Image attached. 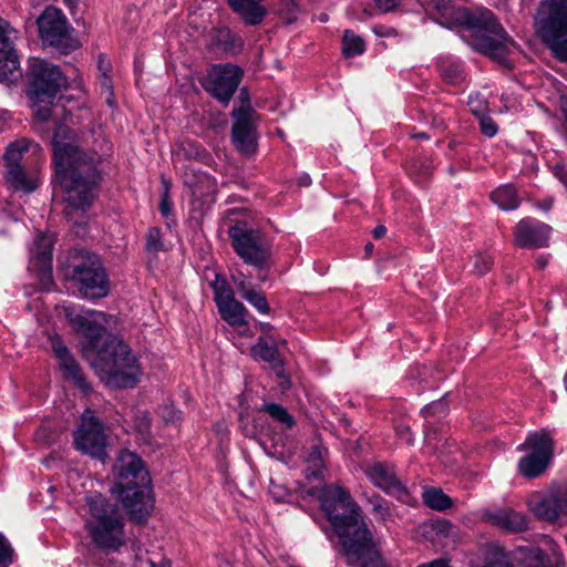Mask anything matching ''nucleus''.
Instances as JSON below:
<instances>
[{
	"label": "nucleus",
	"instance_id": "5fc2aeb1",
	"mask_svg": "<svg viewBox=\"0 0 567 567\" xmlns=\"http://www.w3.org/2000/svg\"><path fill=\"white\" fill-rule=\"evenodd\" d=\"M440 408L443 409V403L442 402H440V401L439 402H433L431 404L425 405L422 409V413H423L424 416H429V415H432Z\"/></svg>",
	"mask_w": 567,
	"mask_h": 567
},
{
	"label": "nucleus",
	"instance_id": "4c0bfd02",
	"mask_svg": "<svg viewBox=\"0 0 567 567\" xmlns=\"http://www.w3.org/2000/svg\"><path fill=\"white\" fill-rule=\"evenodd\" d=\"M210 287L213 289L216 307L235 298L234 290L227 282L226 278L220 274L215 275V279L210 282Z\"/></svg>",
	"mask_w": 567,
	"mask_h": 567
},
{
	"label": "nucleus",
	"instance_id": "58836bf2",
	"mask_svg": "<svg viewBox=\"0 0 567 567\" xmlns=\"http://www.w3.org/2000/svg\"><path fill=\"white\" fill-rule=\"evenodd\" d=\"M259 411L268 413L274 421L279 422L286 429H291L295 425L292 415L279 403H265Z\"/></svg>",
	"mask_w": 567,
	"mask_h": 567
},
{
	"label": "nucleus",
	"instance_id": "f3484780",
	"mask_svg": "<svg viewBox=\"0 0 567 567\" xmlns=\"http://www.w3.org/2000/svg\"><path fill=\"white\" fill-rule=\"evenodd\" d=\"M243 70L231 63L213 65L203 87L219 103L227 104L241 82Z\"/></svg>",
	"mask_w": 567,
	"mask_h": 567
},
{
	"label": "nucleus",
	"instance_id": "6e6552de",
	"mask_svg": "<svg viewBox=\"0 0 567 567\" xmlns=\"http://www.w3.org/2000/svg\"><path fill=\"white\" fill-rule=\"evenodd\" d=\"M535 25L546 48L567 64V0H543Z\"/></svg>",
	"mask_w": 567,
	"mask_h": 567
},
{
	"label": "nucleus",
	"instance_id": "c03bdc74",
	"mask_svg": "<svg viewBox=\"0 0 567 567\" xmlns=\"http://www.w3.org/2000/svg\"><path fill=\"white\" fill-rule=\"evenodd\" d=\"M145 249L147 252L156 254L164 250L162 231L158 227H151L146 234Z\"/></svg>",
	"mask_w": 567,
	"mask_h": 567
},
{
	"label": "nucleus",
	"instance_id": "f257e3e1",
	"mask_svg": "<svg viewBox=\"0 0 567 567\" xmlns=\"http://www.w3.org/2000/svg\"><path fill=\"white\" fill-rule=\"evenodd\" d=\"M55 110L37 109L33 130L42 136L53 131V182L62 190L65 218L76 225L99 196L103 181L100 169L102 161L96 152L85 151L78 144L76 132L64 123L70 115L68 109H60L61 115Z\"/></svg>",
	"mask_w": 567,
	"mask_h": 567
},
{
	"label": "nucleus",
	"instance_id": "4d7b16f0",
	"mask_svg": "<svg viewBox=\"0 0 567 567\" xmlns=\"http://www.w3.org/2000/svg\"><path fill=\"white\" fill-rule=\"evenodd\" d=\"M238 100L240 101V106H250L249 93L246 87L239 90Z\"/></svg>",
	"mask_w": 567,
	"mask_h": 567
},
{
	"label": "nucleus",
	"instance_id": "cd10ccee",
	"mask_svg": "<svg viewBox=\"0 0 567 567\" xmlns=\"http://www.w3.org/2000/svg\"><path fill=\"white\" fill-rule=\"evenodd\" d=\"M265 0H227L231 10L243 20L246 25L260 24L267 9L262 4Z\"/></svg>",
	"mask_w": 567,
	"mask_h": 567
},
{
	"label": "nucleus",
	"instance_id": "b1692460",
	"mask_svg": "<svg viewBox=\"0 0 567 567\" xmlns=\"http://www.w3.org/2000/svg\"><path fill=\"white\" fill-rule=\"evenodd\" d=\"M251 355L260 361L267 362L271 365L275 374L280 379V388L287 390L290 388V379L285 370L284 359L280 357L278 347L276 344H269L267 340L259 337L256 344L251 347Z\"/></svg>",
	"mask_w": 567,
	"mask_h": 567
},
{
	"label": "nucleus",
	"instance_id": "f704fd0d",
	"mask_svg": "<svg viewBox=\"0 0 567 567\" xmlns=\"http://www.w3.org/2000/svg\"><path fill=\"white\" fill-rule=\"evenodd\" d=\"M423 503L435 511L443 512L453 506L452 498L440 487L426 486L422 493Z\"/></svg>",
	"mask_w": 567,
	"mask_h": 567
},
{
	"label": "nucleus",
	"instance_id": "a211bd4d",
	"mask_svg": "<svg viewBox=\"0 0 567 567\" xmlns=\"http://www.w3.org/2000/svg\"><path fill=\"white\" fill-rule=\"evenodd\" d=\"M14 33L9 23L0 18V83L7 85L16 84L22 79Z\"/></svg>",
	"mask_w": 567,
	"mask_h": 567
},
{
	"label": "nucleus",
	"instance_id": "473e14b6",
	"mask_svg": "<svg viewBox=\"0 0 567 567\" xmlns=\"http://www.w3.org/2000/svg\"><path fill=\"white\" fill-rule=\"evenodd\" d=\"M4 179L16 192L32 193L38 188L37 181L29 178L22 166L7 168Z\"/></svg>",
	"mask_w": 567,
	"mask_h": 567
},
{
	"label": "nucleus",
	"instance_id": "9d476101",
	"mask_svg": "<svg viewBox=\"0 0 567 567\" xmlns=\"http://www.w3.org/2000/svg\"><path fill=\"white\" fill-rule=\"evenodd\" d=\"M227 233L234 251L245 264L257 269L268 266L271 244L261 230L250 227L246 220H237Z\"/></svg>",
	"mask_w": 567,
	"mask_h": 567
},
{
	"label": "nucleus",
	"instance_id": "09e8293b",
	"mask_svg": "<svg viewBox=\"0 0 567 567\" xmlns=\"http://www.w3.org/2000/svg\"><path fill=\"white\" fill-rule=\"evenodd\" d=\"M230 279L233 284L236 286L239 295H243L245 290L247 291L252 287L250 281L248 280V277L239 269L231 271Z\"/></svg>",
	"mask_w": 567,
	"mask_h": 567
},
{
	"label": "nucleus",
	"instance_id": "79ce46f5",
	"mask_svg": "<svg viewBox=\"0 0 567 567\" xmlns=\"http://www.w3.org/2000/svg\"><path fill=\"white\" fill-rule=\"evenodd\" d=\"M439 72L441 78L451 84H457L464 79L463 70L456 62L442 60L439 63Z\"/></svg>",
	"mask_w": 567,
	"mask_h": 567
},
{
	"label": "nucleus",
	"instance_id": "a19ab883",
	"mask_svg": "<svg viewBox=\"0 0 567 567\" xmlns=\"http://www.w3.org/2000/svg\"><path fill=\"white\" fill-rule=\"evenodd\" d=\"M243 299L249 302L259 313L269 315L270 306L268 303L266 293L260 289L250 288L243 295H240Z\"/></svg>",
	"mask_w": 567,
	"mask_h": 567
},
{
	"label": "nucleus",
	"instance_id": "4468645a",
	"mask_svg": "<svg viewBox=\"0 0 567 567\" xmlns=\"http://www.w3.org/2000/svg\"><path fill=\"white\" fill-rule=\"evenodd\" d=\"M318 499L331 528L362 511L350 492L338 484L324 485L319 491Z\"/></svg>",
	"mask_w": 567,
	"mask_h": 567
},
{
	"label": "nucleus",
	"instance_id": "2eb2a0df",
	"mask_svg": "<svg viewBox=\"0 0 567 567\" xmlns=\"http://www.w3.org/2000/svg\"><path fill=\"white\" fill-rule=\"evenodd\" d=\"M85 413H91V411L86 410ZM74 445L78 451L102 463H105L109 458L104 425L93 415L87 416L84 414L82 416L81 424L74 433Z\"/></svg>",
	"mask_w": 567,
	"mask_h": 567
},
{
	"label": "nucleus",
	"instance_id": "2f4dec72",
	"mask_svg": "<svg viewBox=\"0 0 567 567\" xmlns=\"http://www.w3.org/2000/svg\"><path fill=\"white\" fill-rule=\"evenodd\" d=\"M470 567H514L509 555L498 545H488L482 563L471 560Z\"/></svg>",
	"mask_w": 567,
	"mask_h": 567
},
{
	"label": "nucleus",
	"instance_id": "412c9836",
	"mask_svg": "<svg viewBox=\"0 0 567 567\" xmlns=\"http://www.w3.org/2000/svg\"><path fill=\"white\" fill-rule=\"evenodd\" d=\"M52 350L59 360L64 378L72 381L84 394H89L92 391L91 384L86 380L79 362L59 337L52 338Z\"/></svg>",
	"mask_w": 567,
	"mask_h": 567
},
{
	"label": "nucleus",
	"instance_id": "f03ea898",
	"mask_svg": "<svg viewBox=\"0 0 567 567\" xmlns=\"http://www.w3.org/2000/svg\"><path fill=\"white\" fill-rule=\"evenodd\" d=\"M65 316L74 330L84 336V351L96 352L93 367L101 380L114 389L134 388L138 382L141 368L128 344L110 334L102 324L86 315L68 308Z\"/></svg>",
	"mask_w": 567,
	"mask_h": 567
},
{
	"label": "nucleus",
	"instance_id": "c85d7f7f",
	"mask_svg": "<svg viewBox=\"0 0 567 567\" xmlns=\"http://www.w3.org/2000/svg\"><path fill=\"white\" fill-rule=\"evenodd\" d=\"M244 39L228 27H216L210 33V45L225 54L236 55L244 48Z\"/></svg>",
	"mask_w": 567,
	"mask_h": 567
},
{
	"label": "nucleus",
	"instance_id": "c756f323",
	"mask_svg": "<svg viewBox=\"0 0 567 567\" xmlns=\"http://www.w3.org/2000/svg\"><path fill=\"white\" fill-rule=\"evenodd\" d=\"M97 69L100 74L96 81V90L99 92L100 99L107 106H114L118 102L115 100V94L113 90V81L109 75V71L111 70L110 63L104 59L103 55H100L97 62Z\"/></svg>",
	"mask_w": 567,
	"mask_h": 567
},
{
	"label": "nucleus",
	"instance_id": "f8f14e48",
	"mask_svg": "<svg viewBox=\"0 0 567 567\" xmlns=\"http://www.w3.org/2000/svg\"><path fill=\"white\" fill-rule=\"evenodd\" d=\"M37 24L43 43L60 53L69 54L79 48L80 43L72 37L68 19L60 9L47 7L38 17Z\"/></svg>",
	"mask_w": 567,
	"mask_h": 567
},
{
	"label": "nucleus",
	"instance_id": "393cba45",
	"mask_svg": "<svg viewBox=\"0 0 567 567\" xmlns=\"http://www.w3.org/2000/svg\"><path fill=\"white\" fill-rule=\"evenodd\" d=\"M185 183L192 190V204L199 205L202 208L205 205H212L216 200L217 182L216 178L206 173H195L192 171V178L186 173Z\"/></svg>",
	"mask_w": 567,
	"mask_h": 567
},
{
	"label": "nucleus",
	"instance_id": "bf43d9fd",
	"mask_svg": "<svg viewBox=\"0 0 567 567\" xmlns=\"http://www.w3.org/2000/svg\"><path fill=\"white\" fill-rule=\"evenodd\" d=\"M417 567H451V566L444 559H436V560H433V561H431L429 564H422V565H420Z\"/></svg>",
	"mask_w": 567,
	"mask_h": 567
},
{
	"label": "nucleus",
	"instance_id": "a878e982",
	"mask_svg": "<svg viewBox=\"0 0 567 567\" xmlns=\"http://www.w3.org/2000/svg\"><path fill=\"white\" fill-rule=\"evenodd\" d=\"M519 567H564L565 561L563 554L553 548L547 551L540 547L527 546L518 549Z\"/></svg>",
	"mask_w": 567,
	"mask_h": 567
},
{
	"label": "nucleus",
	"instance_id": "338daca9",
	"mask_svg": "<svg viewBox=\"0 0 567 567\" xmlns=\"http://www.w3.org/2000/svg\"><path fill=\"white\" fill-rule=\"evenodd\" d=\"M64 2H65L69 7H74V6L78 3V0H64Z\"/></svg>",
	"mask_w": 567,
	"mask_h": 567
},
{
	"label": "nucleus",
	"instance_id": "bb28decb",
	"mask_svg": "<svg viewBox=\"0 0 567 567\" xmlns=\"http://www.w3.org/2000/svg\"><path fill=\"white\" fill-rule=\"evenodd\" d=\"M420 528L422 537L433 545L446 546L458 537V527L449 519H427Z\"/></svg>",
	"mask_w": 567,
	"mask_h": 567
},
{
	"label": "nucleus",
	"instance_id": "6ab92c4d",
	"mask_svg": "<svg viewBox=\"0 0 567 567\" xmlns=\"http://www.w3.org/2000/svg\"><path fill=\"white\" fill-rule=\"evenodd\" d=\"M365 474L375 487L402 503H409L411 495L392 466L378 462L371 465Z\"/></svg>",
	"mask_w": 567,
	"mask_h": 567
},
{
	"label": "nucleus",
	"instance_id": "39448f33",
	"mask_svg": "<svg viewBox=\"0 0 567 567\" xmlns=\"http://www.w3.org/2000/svg\"><path fill=\"white\" fill-rule=\"evenodd\" d=\"M63 278L86 300L110 293V277L102 257L85 248L70 249L61 264Z\"/></svg>",
	"mask_w": 567,
	"mask_h": 567
},
{
	"label": "nucleus",
	"instance_id": "dca6fc26",
	"mask_svg": "<svg viewBox=\"0 0 567 567\" xmlns=\"http://www.w3.org/2000/svg\"><path fill=\"white\" fill-rule=\"evenodd\" d=\"M231 142L235 148L249 157L257 152L259 134L255 109H233Z\"/></svg>",
	"mask_w": 567,
	"mask_h": 567
},
{
	"label": "nucleus",
	"instance_id": "774afa93",
	"mask_svg": "<svg viewBox=\"0 0 567 567\" xmlns=\"http://www.w3.org/2000/svg\"><path fill=\"white\" fill-rule=\"evenodd\" d=\"M372 249H373V245L371 243L365 245V252L367 254H370L372 251Z\"/></svg>",
	"mask_w": 567,
	"mask_h": 567
},
{
	"label": "nucleus",
	"instance_id": "69168bd1",
	"mask_svg": "<svg viewBox=\"0 0 567 567\" xmlns=\"http://www.w3.org/2000/svg\"><path fill=\"white\" fill-rule=\"evenodd\" d=\"M310 184V177L309 176H303L300 178V185L302 186H308Z\"/></svg>",
	"mask_w": 567,
	"mask_h": 567
},
{
	"label": "nucleus",
	"instance_id": "423d86ee",
	"mask_svg": "<svg viewBox=\"0 0 567 567\" xmlns=\"http://www.w3.org/2000/svg\"><path fill=\"white\" fill-rule=\"evenodd\" d=\"M25 78V94L34 104H53L56 97L62 105L73 101L84 103L82 90H76V94L70 93L66 76L51 62L31 59Z\"/></svg>",
	"mask_w": 567,
	"mask_h": 567
},
{
	"label": "nucleus",
	"instance_id": "e433bc0d",
	"mask_svg": "<svg viewBox=\"0 0 567 567\" xmlns=\"http://www.w3.org/2000/svg\"><path fill=\"white\" fill-rule=\"evenodd\" d=\"M365 50V43L363 39L357 35L351 30H346L342 38V54L346 58H353L360 55Z\"/></svg>",
	"mask_w": 567,
	"mask_h": 567
},
{
	"label": "nucleus",
	"instance_id": "37998d69",
	"mask_svg": "<svg viewBox=\"0 0 567 567\" xmlns=\"http://www.w3.org/2000/svg\"><path fill=\"white\" fill-rule=\"evenodd\" d=\"M369 503L372 506V514L377 520L386 522L392 517L389 503L380 495H373L369 498Z\"/></svg>",
	"mask_w": 567,
	"mask_h": 567
},
{
	"label": "nucleus",
	"instance_id": "1a4fd4ad",
	"mask_svg": "<svg viewBox=\"0 0 567 567\" xmlns=\"http://www.w3.org/2000/svg\"><path fill=\"white\" fill-rule=\"evenodd\" d=\"M339 543V553L349 567H354L359 559L372 551L378 543L369 527L362 511L350 515L332 528Z\"/></svg>",
	"mask_w": 567,
	"mask_h": 567
},
{
	"label": "nucleus",
	"instance_id": "ddd939ff",
	"mask_svg": "<svg viewBox=\"0 0 567 567\" xmlns=\"http://www.w3.org/2000/svg\"><path fill=\"white\" fill-rule=\"evenodd\" d=\"M528 506L539 520L549 524L567 520V482L553 484L546 491L533 494Z\"/></svg>",
	"mask_w": 567,
	"mask_h": 567
},
{
	"label": "nucleus",
	"instance_id": "603ef678",
	"mask_svg": "<svg viewBox=\"0 0 567 567\" xmlns=\"http://www.w3.org/2000/svg\"><path fill=\"white\" fill-rule=\"evenodd\" d=\"M402 0H374L375 6L384 12L396 9Z\"/></svg>",
	"mask_w": 567,
	"mask_h": 567
},
{
	"label": "nucleus",
	"instance_id": "4be33fe9",
	"mask_svg": "<svg viewBox=\"0 0 567 567\" xmlns=\"http://www.w3.org/2000/svg\"><path fill=\"white\" fill-rule=\"evenodd\" d=\"M482 519L508 534L522 533L528 529L527 516L511 507L485 509L482 513Z\"/></svg>",
	"mask_w": 567,
	"mask_h": 567
},
{
	"label": "nucleus",
	"instance_id": "13d9d810",
	"mask_svg": "<svg viewBox=\"0 0 567 567\" xmlns=\"http://www.w3.org/2000/svg\"><path fill=\"white\" fill-rule=\"evenodd\" d=\"M309 460L313 462L321 463L322 455H321V449L319 445H313L311 447V452L309 454Z\"/></svg>",
	"mask_w": 567,
	"mask_h": 567
},
{
	"label": "nucleus",
	"instance_id": "a18cd8bd",
	"mask_svg": "<svg viewBox=\"0 0 567 567\" xmlns=\"http://www.w3.org/2000/svg\"><path fill=\"white\" fill-rule=\"evenodd\" d=\"M354 567H389L383 559L379 547H374L371 553L358 560Z\"/></svg>",
	"mask_w": 567,
	"mask_h": 567
},
{
	"label": "nucleus",
	"instance_id": "49530a36",
	"mask_svg": "<svg viewBox=\"0 0 567 567\" xmlns=\"http://www.w3.org/2000/svg\"><path fill=\"white\" fill-rule=\"evenodd\" d=\"M13 554L11 544L0 534V567H9L13 563Z\"/></svg>",
	"mask_w": 567,
	"mask_h": 567
},
{
	"label": "nucleus",
	"instance_id": "de8ad7c7",
	"mask_svg": "<svg viewBox=\"0 0 567 567\" xmlns=\"http://www.w3.org/2000/svg\"><path fill=\"white\" fill-rule=\"evenodd\" d=\"M493 257L487 254H478L474 259V269L478 275H484L493 267Z\"/></svg>",
	"mask_w": 567,
	"mask_h": 567
},
{
	"label": "nucleus",
	"instance_id": "7c9ffc66",
	"mask_svg": "<svg viewBox=\"0 0 567 567\" xmlns=\"http://www.w3.org/2000/svg\"><path fill=\"white\" fill-rule=\"evenodd\" d=\"M220 318L231 327H244L248 324V310L243 302L236 298L217 306Z\"/></svg>",
	"mask_w": 567,
	"mask_h": 567
},
{
	"label": "nucleus",
	"instance_id": "0eeeda50",
	"mask_svg": "<svg viewBox=\"0 0 567 567\" xmlns=\"http://www.w3.org/2000/svg\"><path fill=\"white\" fill-rule=\"evenodd\" d=\"M463 23L468 31L467 42L476 51L493 60L504 62L515 47L514 40L508 35L491 10L466 12Z\"/></svg>",
	"mask_w": 567,
	"mask_h": 567
},
{
	"label": "nucleus",
	"instance_id": "5701e85b",
	"mask_svg": "<svg viewBox=\"0 0 567 567\" xmlns=\"http://www.w3.org/2000/svg\"><path fill=\"white\" fill-rule=\"evenodd\" d=\"M53 238L47 234H39L31 249L30 267L42 281L52 284V249Z\"/></svg>",
	"mask_w": 567,
	"mask_h": 567
},
{
	"label": "nucleus",
	"instance_id": "c9c22d12",
	"mask_svg": "<svg viewBox=\"0 0 567 567\" xmlns=\"http://www.w3.org/2000/svg\"><path fill=\"white\" fill-rule=\"evenodd\" d=\"M31 142L27 138H21L10 143L3 155L6 167L21 166V159L25 152L29 151Z\"/></svg>",
	"mask_w": 567,
	"mask_h": 567
},
{
	"label": "nucleus",
	"instance_id": "20e7f679",
	"mask_svg": "<svg viewBox=\"0 0 567 567\" xmlns=\"http://www.w3.org/2000/svg\"><path fill=\"white\" fill-rule=\"evenodd\" d=\"M84 527L92 543L105 551H117L126 544L125 518L117 505L101 493L85 496Z\"/></svg>",
	"mask_w": 567,
	"mask_h": 567
},
{
	"label": "nucleus",
	"instance_id": "052dcab7",
	"mask_svg": "<svg viewBox=\"0 0 567 567\" xmlns=\"http://www.w3.org/2000/svg\"><path fill=\"white\" fill-rule=\"evenodd\" d=\"M386 234V227L383 225H379L373 229V237L375 239L382 238Z\"/></svg>",
	"mask_w": 567,
	"mask_h": 567
},
{
	"label": "nucleus",
	"instance_id": "0e129e2a",
	"mask_svg": "<svg viewBox=\"0 0 567 567\" xmlns=\"http://www.w3.org/2000/svg\"><path fill=\"white\" fill-rule=\"evenodd\" d=\"M412 138H415V140H429V135L426 133L422 132V133L413 134Z\"/></svg>",
	"mask_w": 567,
	"mask_h": 567
},
{
	"label": "nucleus",
	"instance_id": "7ed1b4c3",
	"mask_svg": "<svg viewBox=\"0 0 567 567\" xmlns=\"http://www.w3.org/2000/svg\"><path fill=\"white\" fill-rule=\"evenodd\" d=\"M115 493L130 519L143 525L154 507L151 475L142 457L130 450H121L113 466Z\"/></svg>",
	"mask_w": 567,
	"mask_h": 567
},
{
	"label": "nucleus",
	"instance_id": "6e6d98bb",
	"mask_svg": "<svg viewBox=\"0 0 567 567\" xmlns=\"http://www.w3.org/2000/svg\"><path fill=\"white\" fill-rule=\"evenodd\" d=\"M555 175L559 178V181L567 188V169H566V167L564 165H556L555 166Z\"/></svg>",
	"mask_w": 567,
	"mask_h": 567
},
{
	"label": "nucleus",
	"instance_id": "864d4df0",
	"mask_svg": "<svg viewBox=\"0 0 567 567\" xmlns=\"http://www.w3.org/2000/svg\"><path fill=\"white\" fill-rule=\"evenodd\" d=\"M396 433L400 436V439L405 441L406 444L412 445L414 443V439L409 426L398 427Z\"/></svg>",
	"mask_w": 567,
	"mask_h": 567
},
{
	"label": "nucleus",
	"instance_id": "ea45409f",
	"mask_svg": "<svg viewBox=\"0 0 567 567\" xmlns=\"http://www.w3.org/2000/svg\"><path fill=\"white\" fill-rule=\"evenodd\" d=\"M473 115L477 118L481 133L492 138L498 132V125L489 115V109H473Z\"/></svg>",
	"mask_w": 567,
	"mask_h": 567
},
{
	"label": "nucleus",
	"instance_id": "8fccbe9b",
	"mask_svg": "<svg viewBox=\"0 0 567 567\" xmlns=\"http://www.w3.org/2000/svg\"><path fill=\"white\" fill-rule=\"evenodd\" d=\"M135 429L142 436L150 434L151 419L147 413H143L135 419Z\"/></svg>",
	"mask_w": 567,
	"mask_h": 567
},
{
	"label": "nucleus",
	"instance_id": "3c124183",
	"mask_svg": "<svg viewBox=\"0 0 567 567\" xmlns=\"http://www.w3.org/2000/svg\"><path fill=\"white\" fill-rule=\"evenodd\" d=\"M172 204L169 200L168 188L163 192L161 203H159V212L164 217H167L171 214Z\"/></svg>",
	"mask_w": 567,
	"mask_h": 567
},
{
	"label": "nucleus",
	"instance_id": "9b49d317",
	"mask_svg": "<svg viewBox=\"0 0 567 567\" xmlns=\"http://www.w3.org/2000/svg\"><path fill=\"white\" fill-rule=\"evenodd\" d=\"M554 440L547 430H539L527 435L518 446L519 451L528 453L518 461V472L526 478L540 476L548 467L554 455Z\"/></svg>",
	"mask_w": 567,
	"mask_h": 567
},
{
	"label": "nucleus",
	"instance_id": "72a5a7b5",
	"mask_svg": "<svg viewBox=\"0 0 567 567\" xmlns=\"http://www.w3.org/2000/svg\"><path fill=\"white\" fill-rule=\"evenodd\" d=\"M491 199L503 210H513L519 206L517 190L513 185H503L491 193Z\"/></svg>",
	"mask_w": 567,
	"mask_h": 567
},
{
	"label": "nucleus",
	"instance_id": "aec40b11",
	"mask_svg": "<svg viewBox=\"0 0 567 567\" xmlns=\"http://www.w3.org/2000/svg\"><path fill=\"white\" fill-rule=\"evenodd\" d=\"M550 231V226L534 218H524L515 227V245L519 248L546 247Z\"/></svg>",
	"mask_w": 567,
	"mask_h": 567
},
{
	"label": "nucleus",
	"instance_id": "680f3d73",
	"mask_svg": "<svg viewBox=\"0 0 567 567\" xmlns=\"http://www.w3.org/2000/svg\"><path fill=\"white\" fill-rule=\"evenodd\" d=\"M148 565L150 567H172L171 560L166 558H163L159 563L150 560Z\"/></svg>",
	"mask_w": 567,
	"mask_h": 567
},
{
	"label": "nucleus",
	"instance_id": "e2e57ef3",
	"mask_svg": "<svg viewBox=\"0 0 567 567\" xmlns=\"http://www.w3.org/2000/svg\"><path fill=\"white\" fill-rule=\"evenodd\" d=\"M260 328H261L262 332H268V331H270L274 327H272L269 322H262V323H260Z\"/></svg>",
	"mask_w": 567,
	"mask_h": 567
}]
</instances>
